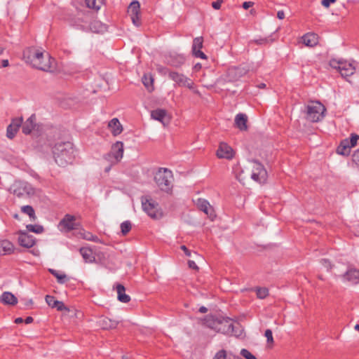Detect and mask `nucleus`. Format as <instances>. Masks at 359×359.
I'll return each mask as SVG.
<instances>
[{
  "mask_svg": "<svg viewBox=\"0 0 359 359\" xmlns=\"http://www.w3.org/2000/svg\"><path fill=\"white\" fill-rule=\"evenodd\" d=\"M213 359H226V352L224 350L219 351L215 355Z\"/></svg>",
  "mask_w": 359,
  "mask_h": 359,
  "instance_id": "nucleus-46",
  "label": "nucleus"
},
{
  "mask_svg": "<svg viewBox=\"0 0 359 359\" xmlns=\"http://www.w3.org/2000/svg\"><path fill=\"white\" fill-rule=\"evenodd\" d=\"M23 57L25 62L34 68L45 72H52L55 69V60L41 48H29L25 50Z\"/></svg>",
  "mask_w": 359,
  "mask_h": 359,
  "instance_id": "nucleus-1",
  "label": "nucleus"
},
{
  "mask_svg": "<svg viewBox=\"0 0 359 359\" xmlns=\"http://www.w3.org/2000/svg\"><path fill=\"white\" fill-rule=\"evenodd\" d=\"M14 195L19 198L30 197L36 194V189L25 182H15L11 188Z\"/></svg>",
  "mask_w": 359,
  "mask_h": 359,
  "instance_id": "nucleus-8",
  "label": "nucleus"
},
{
  "mask_svg": "<svg viewBox=\"0 0 359 359\" xmlns=\"http://www.w3.org/2000/svg\"><path fill=\"white\" fill-rule=\"evenodd\" d=\"M22 322H23V319L22 318H17L15 320V323L16 324H20V323H22Z\"/></svg>",
  "mask_w": 359,
  "mask_h": 359,
  "instance_id": "nucleus-57",
  "label": "nucleus"
},
{
  "mask_svg": "<svg viewBox=\"0 0 359 359\" xmlns=\"http://www.w3.org/2000/svg\"><path fill=\"white\" fill-rule=\"evenodd\" d=\"M49 271L57 278V282L60 284L65 283L67 280L66 274L63 273L59 272L52 269H50Z\"/></svg>",
  "mask_w": 359,
  "mask_h": 359,
  "instance_id": "nucleus-35",
  "label": "nucleus"
},
{
  "mask_svg": "<svg viewBox=\"0 0 359 359\" xmlns=\"http://www.w3.org/2000/svg\"><path fill=\"white\" fill-rule=\"evenodd\" d=\"M123 143L117 141L111 146V151L108 154L109 161L111 163H117L123 158Z\"/></svg>",
  "mask_w": 359,
  "mask_h": 359,
  "instance_id": "nucleus-11",
  "label": "nucleus"
},
{
  "mask_svg": "<svg viewBox=\"0 0 359 359\" xmlns=\"http://www.w3.org/2000/svg\"><path fill=\"white\" fill-rule=\"evenodd\" d=\"M142 208L152 219H158L163 217V212L158 208V204L154 201L144 198L142 200Z\"/></svg>",
  "mask_w": 359,
  "mask_h": 359,
  "instance_id": "nucleus-9",
  "label": "nucleus"
},
{
  "mask_svg": "<svg viewBox=\"0 0 359 359\" xmlns=\"http://www.w3.org/2000/svg\"><path fill=\"white\" fill-rule=\"evenodd\" d=\"M108 128L114 136L120 135L123 131V126L117 118H112L108 123Z\"/></svg>",
  "mask_w": 359,
  "mask_h": 359,
  "instance_id": "nucleus-22",
  "label": "nucleus"
},
{
  "mask_svg": "<svg viewBox=\"0 0 359 359\" xmlns=\"http://www.w3.org/2000/svg\"><path fill=\"white\" fill-rule=\"evenodd\" d=\"M232 172L234 177L242 184H245L248 180V175L245 173V170L241 166L239 163L233 165Z\"/></svg>",
  "mask_w": 359,
  "mask_h": 359,
  "instance_id": "nucleus-17",
  "label": "nucleus"
},
{
  "mask_svg": "<svg viewBox=\"0 0 359 359\" xmlns=\"http://www.w3.org/2000/svg\"><path fill=\"white\" fill-rule=\"evenodd\" d=\"M3 48H0V55L3 53Z\"/></svg>",
  "mask_w": 359,
  "mask_h": 359,
  "instance_id": "nucleus-63",
  "label": "nucleus"
},
{
  "mask_svg": "<svg viewBox=\"0 0 359 359\" xmlns=\"http://www.w3.org/2000/svg\"><path fill=\"white\" fill-rule=\"evenodd\" d=\"M56 163L60 166L70 163L74 158V147L70 142H58L53 149Z\"/></svg>",
  "mask_w": 359,
  "mask_h": 359,
  "instance_id": "nucleus-2",
  "label": "nucleus"
},
{
  "mask_svg": "<svg viewBox=\"0 0 359 359\" xmlns=\"http://www.w3.org/2000/svg\"><path fill=\"white\" fill-rule=\"evenodd\" d=\"M154 78L151 74H144L142 77V82L146 88L151 92L154 90Z\"/></svg>",
  "mask_w": 359,
  "mask_h": 359,
  "instance_id": "nucleus-32",
  "label": "nucleus"
},
{
  "mask_svg": "<svg viewBox=\"0 0 359 359\" xmlns=\"http://www.w3.org/2000/svg\"><path fill=\"white\" fill-rule=\"evenodd\" d=\"M354 329H355L356 331L359 332V324L355 325L354 326Z\"/></svg>",
  "mask_w": 359,
  "mask_h": 359,
  "instance_id": "nucleus-61",
  "label": "nucleus"
},
{
  "mask_svg": "<svg viewBox=\"0 0 359 359\" xmlns=\"http://www.w3.org/2000/svg\"><path fill=\"white\" fill-rule=\"evenodd\" d=\"M359 136L355 134L351 135L350 140L348 139V144L351 148L356 145Z\"/></svg>",
  "mask_w": 359,
  "mask_h": 359,
  "instance_id": "nucleus-44",
  "label": "nucleus"
},
{
  "mask_svg": "<svg viewBox=\"0 0 359 359\" xmlns=\"http://www.w3.org/2000/svg\"><path fill=\"white\" fill-rule=\"evenodd\" d=\"M21 210L23 213L29 215L30 219L32 221H35L36 219V216L35 215V212L34 208L30 205H25L21 208Z\"/></svg>",
  "mask_w": 359,
  "mask_h": 359,
  "instance_id": "nucleus-36",
  "label": "nucleus"
},
{
  "mask_svg": "<svg viewBox=\"0 0 359 359\" xmlns=\"http://www.w3.org/2000/svg\"><path fill=\"white\" fill-rule=\"evenodd\" d=\"M342 278L344 280L351 282L352 283H359V269L350 267L342 276Z\"/></svg>",
  "mask_w": 359,
  "mask_h": 359,
  "instance_id": "nucleus-20",
  "label": "nucleus"
},
{
  "mask_svg": "<svg viewBox=\"0 0 359 359\" xmlns=\"http://www.w3.org/2000/svg\"><path fill=\"white\" fill-rule=\"evenodd\" d=\"M32 322H33V318L31 316L27 317L26 319L25 320V323L26 324H29Z\"/></svg>",
  "mask_w": 359,
  "mask_h": 359,
  "instance_id": "nucleus-56",
  "label": "nucleus"
},
{
  "mask_svg": "<svg viewBox=\"0 0 359 359\" xmlns=\"http://www.w3.org/2000/svg\"><path fill=\"white\" fill-rule=\"evenodd\" d=\"M79 226L80 224L77 221L76 217L71 215H66L58 224L60 230L66 232L77 229Z\"/></svg>",
  "mask_w": 359,
  "mask_h": 359,
  "instance_id": "nucleus-10",
  "label": "nucleus"
},
{
  "mask_svg": "<svg viewBox=\"0 0 359 359\" xmlns=\"http://www.w3.org/2000/svg\"><path fill=\"white\" fill-rule=\"evenodd\" d=\"M78 236L87 240V241H97L98 238L96 236L93 235L90 232L86 231L83 229L81 230L78 233Z\"/></svg>",
  "mask_w": 359,
  "mask_h": 359,
  "instance_id": "nucleus-34",
  "label": "nucleus"
},
{
  "mask_svg": "<svg viewBox=\"0 0 359 359\" xmlns=\"http://www.w3.org/2000/svg\"><path fill=\"white\" fill-rule=\"evenodd\" d=\"M22 123V118H13L11 123V124L7 128L6 135L8 138L12 139L15 137L20 126Z\"/></svg>",
  "mask_w": 359,
  "mask_h": 359,
  "instance_id": "nucleus-19",
  "label": "nucleus"
},
{
  "mask_svg": "<svg viewBox=\"0 0 359 359\" xmlns=\"http://www.w3.org/2000/svg\"><path fill=\"white\" fill-rule=\"evenodd\" d=\"M80 253L87 263H93L95 262V258L93 256V250L88 248H81Z\"/></svg>",
  "mask_w": 359,
  "mask_h": 359,
  "instance_id": "nucleus-29",
  "label": "nucleus"
},
{
  "mask_svg": "<svg viewBox=\"0 0 359 359\" xmlns=\"http://www.w3.org/2000/svg\"><path fill=\"white\" fill-rule=\"evenodd\" d=\"M205 324L217 332L224 334H230L233 332L232 321L227 318H218L214 316H209L205 319Z\"/></svg>",
  "mask_w": 359,
  "mask_h": 359,
  "instance_id": "nucleus-5",
  "label": "nucleus"
},
{
  "mask_svg": "<svg viewBox=\"0 0 359 359\" xmlns=\"http://www.w3.org/2000/svg\"><path fill=\"white\" fill-rule=\"evenodd\" d=\"M332 65L337 68L342 76L346 77L353 74L355 67L347 61H332Z\"/></svg>",
  "mask_w": 359,
  "mask_h": 359,
  "instance_id": "nucleus-12",
  "label": "nucleus"
},
{
  "mask_svg": "<svg viewBox=\"0 0 359 359\" xmlns=\"http://www.w3.org/2000/svg\"><path fill=\"white\" fill-rule=\"evenodd\" d=\"M131 227V223L129 221L123 222L121 224V229L123 235H126L130 231Z\"/></svg>",
  "mask_w": 359,
  "mask_h": 359,
  "instance_id": "nucleus-38",
  "label": "nucleus"
},
{
  "mask_svg": "<svg viewBox=\"0 0 359 359\" xmlns=\"http://www.w3.org/2000/svg\"><path fill=\"white\" fill-rule=\"evenodd\" d=\"M180 248L184 251V252L185 253V255L187 257H190L191 256V251L185 245H182L180 247Z\"/></svg>",
  "mask_w": 359,
  "mask_h": 359,
  "instance_id": "nucleus-52",
  "label": "nucleus"
},
{
  "mask_svg": "<svg viewBox=\"0 0 359 359\" xmlns=\"http://www.w3.org/2000/svg\"><path fill=\"white\" fill-rule=\"evenodd\" d=\"M259 88H265V87H266V85H265L264 83H262V84H260V85L259 86Z\"/></svg>",
  "mask_w": 359,
  "mask_h": 359,
  "instance_id": "nucleus-62",
  "label": "nucleus"
},
{
  "mask_svg": "<svg viewBox=\"0 0 359 359\" xmlns=\"http://www.w3.org/2000/svg\"><path fill=\"white\" fill-rule=\"evenodd\" d=\"M319 278L321 279V280H323L322 276H319Z\"/></svg>",
  "mask_w": 359,
  "mask_h": 359,
  "instance_id": "nucleus-64",
  "label": "nucleus"
},
{
  "mask_svg": "<svg viewBox=\"0 0 359 359\" xmlns=\"http://www.w3.org/2000/svg\"><path fill=\"white\" fill-rule=\"evenodd\" d=\"M353 161L357 165H359V149L357 150L353 154Z\"/></svg>",
  "mask_w": 359,
  "mask_h": 359,
  "instance_id": "nucleus-47",
  "label": "nucleus"
},
{
  "mask_svg": "<svg viewBox=\"0 0 359 359\" xmlns=\"http://www.w3.org/2000/svg\"><path fill=\"white\" fill-rule=\"evenodd\" d=\"M235 154L236 152L232 147L225 142H220L216 151V156L218 158L226 160L232 159Z\"/></svg>",
  "mask_w": 359,
  "mask_h": 359,
  "instance_id": "nucleus-15",
  "label": "nucleus"
},
{
  "mask_svg": "<svg viewBox=\"0 0 359 359\" xmlns=\"http://www.w3.org/2000/svg\"><path fill=\"white\" fill-rule=\"evenodd\" d=\"M100 327L104 330H109L116 328L118 323L109 318L103 317L99 321Z\"/></svg>",
  "mask_w": 359,
  "mask_h": 359,
  "instance_id": "nucleus-27",
  "label": "nucleus"
},
{
  "mask_svg": "<svg viewBox=\"0 0 359 359\" xmlns=\"http://www.w3.org/2000/svg\"><path fill=\"white\" fill-rule=\"evenodd\" d=\"M104 3V0H86V6L95 11H98Z\"/></svg>",
  "mask_w": 359,
  "mask_h": 359,
  "instance_id": "nucleus-33",
  "label": "nucleus"
},
{
  "mask_svg": "<svg viewBox=\"0 0 359 359\" xmlns=\"http://www.w3.org/2000/svg\"><path fill=\"white\" fill-rule=\"evenodd\" d=\"M326 108L319 101H309L306 105V119L310 122H319L325 116Z\"/></svg>",
  "mask_w": 359,
  "mask_h": 359,
  "instance_id": "nucleus-3",
  "label": "nucleus"
},
{
  "mask_svg": "<svg viewBox=\"0 0 359 359\" xmlns=\"http://www.w3.org/2000/svg\"><path fill=\"white\" fill-rule=\"evenodd\" d=\"M256 294L259 299H265L269 295V290L266 287H257Z\"/></svg>",
  "mask_w": 359,
  "mask_h": 359,
  "instance_id": "nucleus-37",
  "label": "nucleus"
},
{
  "mask_svg": "<svg viewBox=\"0 0 359 359\" xmlns=\"http://www.w3.org/2000/svg\"><path fill=\"white\" fill-rule=\"evenodd\" d=\"M45 299L47 304L51 308H54L56 302H57V300H56L55 298L51 295H46Z\"/></svg>",
  "mask_w": 359,
  "mask_h": 359,
  "instance_id": "nucleus-42",
  "label": "nucleus"
},
{
  "mask_svg": "<svg viewBox=\"0 0 359 359\" xmlns=\"http://www.w3.org/2000/svg\"><path fill=\"white\" fill-rule=\"evenodd\" d=\"M18 242L20 245L29 248L34 245L35 240L32 236L27 233H20L18 237Z\"/></svg>",
  "mask_w": 359,
  "mask_h": 359,
  "instance_id": "nucleus-21",
  "label": "nucleus"
},
{
  "mask_svg": "<svg viewBox=\"0 0 359 359\" xmlns=\"http://www.w3.org/2000/svg\"><path fill=\"white\" fill-rule=\"evenodd\" d=\"M246 169L250 171L251 178L259 183H263L267 177V172L264 165L257 161H250Z\"/></svg>",
  "mask_w": 359,
  "mask_h": 359,
  "instance_id": "nucleus-6",
  "label": "nucleus"
},
{
  "mask_svg": "<svg viewBox=\"0 0 359 359\" xmlns=\"http://www.w3.org/2000/svg\"><path fill=\"white\" fill-rule=\"evenodd\" d=\"M337 0H322V5L325 8H328L331 4L334 3Z\"/></svg>",
  "mask_w": 359,
  "mask_h": 359,
  "instance_id": "nucleus-49",
  "label": "nucleus"
},
{
  "mask_svg": "<svg viewBox=\"0 0 359 359\" xmlns=\"http://www.w3.org/2000/svg\"><path fill=\"white\" fill-rule=\"evenodd\" d=\"M241 355L245 359H257V358L248 350L243 348L241 351Z\"/></svg>",
  "mask_w": 359,
  "mask_h": 359,
  "instance_id": "nucleus-43",
  "label": "nucleus"
},
{
  "mask_svg": "<svg viewBox=\"0 0 359 359\" xmlns=\"http://www.w3.org/2000/svg\"><path fill=\"white\" fill-rule=\"evenodd\" d=\"M169 77L172 79L178 86L187 87L191 90L195 94L200 95V92L196 89V85L192 79L186 76L183 74L177 72H170Z\"/></svg>",
  "mask_w": 359,
  "mask_h": 359,
  "instance_id": "nucleus-7",
  "label": "nucleus"
},
{
  "mask_svg": "<svg viewBox=\"0 0 359 359\" xmlns=\"http://www.w3.org/2000/svg\"><path fill=\"white\" fill-rule=\"evenodd\" d=\"M173 175L168 168H160L154 174L156 186L163 191L170 193L172 189Z\"/></svg>",
  "mask_w": 359,
  "mask_h": 359,
  "instance_id": "nucleus-4",
  "label": "nucleus"
},
{
  "mask_svg": "<svg viewBox=\"0 0 359 359\" xmlns=\"http://www.w3.org/2000/svg\"><path fill=\"white\" fill-rule=\"evenodd\" d=\"M151 116L153 119L161 122L163 126H168L171 121V116L166 110L163 109L153 110Z\"/></svg>",
  "mask_w": 359,
  "mask_h": 359,
  "instance_id": "nucleus-16",
  "label": "nucleus"
},
{
  "mask_svg": "<svg viewBox=\"0 0 359 359\" xmlns=\"http://www.w3.org/2000/svg\"><path fill=\"white\" fill-rule=\"evenodd\" d=\"M351 146L348 144V139L342 140L337 147V152L339 154L347 156L350 154Z\"/></svg>",
  "mask_w": 359,
  "mask_h": 359,
  "instance_id": "nucleus-31",
  "label": "nucleus"
},
{
  "mask_svg": "<svg viewBox=\"0 0 359 359\" xmlns=\"http://www.w3.org/2000/svg\"><path fill=\"white\" fill-rule=\"evenodd\" d=\"M128 13L134 25L138 27L141 25L140 4L137 1L130 3L128 8Z\"/></svg>",
  "mask_w": 359,
  "mask_h": 359,
  "instance_id": "nucleus-13",
  "label": "nucleus"
},
{
  "mask_svg": "<svg viewBox=\"0 0 359 359\" xmlns=\"http://www.w3.org/2000/svg\"><path fill=\"white\" fill-rule=\"evenodd\" d=\"M199 311L201 313H205L207 311V309L204 306H201L200 309H199Z\"/></svg>",
  "mask_w": 359,
  "mask_h": 359,
  "instance_id": "nucleus-58",
  "label": "nucleus"
},
{
  "mask_svg": "<svg viewBox=\"0 0 359 359\" xmlns=\"http://www.w3.org/2000/svg\"><path fill=\"white\" fill-rule=\"evenodd\" d=\"M157 70H158L160 73H161V74H166V73H167V69H166V68L163 67H161V66H158V67H157Z\"/></svg>",
  "mask_w": 359,
  "mask_h": 359,
  "instance_id": "nucleus-55",
  "label": "nucleus"
},
{
  "mask_svg": "<svg viewBox=\"0 0 359 359\" xmlns=\"http://www.w3.org/2000/svg\"><path fill=\"white\" fill-rule=\"evenodd\" d=\"M14 247L12 243L7 240L0 241V255L11 254L13 252Z\"/></svg>",
  "mask_w": 359,
  "mask_h": 359,
  "instance_id": "nucleus-28",
  "label": "nucleus"
},
{
  "mask_svg": "<svg viewBox=\"0 0 359 359\" xmlns=\"http://www.w3.org/2000/svg\"><path fill=\"white\" fill-rule=\"evenodd\" d=\"M188 265H189V267L192 269H194V270H198V266L196 265V264L195 263L194 261L189 260L188 262Z\"/></svg>",
  "mask_w": 359,
  "mask_h": 359,
  "instance_id": "nucleus-50",
  "label": "nucleus"
},
{
  "mask_svg": "<svg viewBox=\"0 0 359 359\" xmlns=\"http://www.w3.org/2000/svg\"><path fill=\"white\" fill-rule=\"evenodd\" d=\"M277 17L280 20H283L285 18V13L283 11H279L277 13Z\"/></svg>",
  "mask_w": 359,
  "mask_h": 359,
  "instance_id": "nucleus-54",
  "label": "nucleus"
},
{
  "mask_svg": "<svg viewBox=\"0 0 359 359\" xmlns=\"http://www.w3.org/2000/svg\"><path fill=\"white\" fill-rule=\"evenodd\" d=\"M116 291L118 294V299L123 303H128L130 300L129 295L126 294L125 287L121 284L117 285Z\"/></svg>",
  "mask_w": 359,
  "mask_h": 359,
  "instance_id": "nucleus-30",
  "label": "nucleus"
},
{
  "mask_svg": "<svg viewBox=\"0 0 359 359\" xmlns=\"http://www.w3.org/2000/svg\"><path fill=\"white\" fill-rule=\"evenodd\" d=\"M302 43L308 47H314L318 43V36L314 33H307L302 37Z\"/></svg>",
  "mask_w": 359,
  "mask_h": 359,
  "instance_id": "nucleus-23",
  "label": "nucleus"
},
{
  "mask_svg": "<svg viewBox=\"0 0 359 359\" xmlns=\"http://www.w3.org/2000/svg\"><path fill=\"white\" fill-rule=\"evenodd\" d=\"M201 68V65L198 63L195 65L194 69H200Z\"/></svg>",
  "mask_w": 359,
  "mask_h": 359,
  "instance_id": "nucleus-60",
  "label": "nucleus"
},
{
  "mask_svg": "<svg viewBox=\"0 0 359 359\" xmlns=\"http://www.w3.org/2000/svg\"><path fill=\"white\" fill-rule=\"evenodd\" d=\"M0 302L6 305L14 306L18 303L17 297L10 292H4L0 297Z\"/></svg>",
  "mask_w": 359,
  "mask_h": 359,
  "instance_id": "nucleus-24",
  "label": "nucleus"
},
{
  "mask_svg": "<svg viewBox=\"0 0 359 359\" xmlns=\"http://www.w3.org/2000/svg\"><path fill=\"white\" fill-rule=\"evenodd\" d=\"M354 233L355 236H359V226L355 229Z\"/></svg>",
  "mask_w": 359,
  "mask_h": 359,
  "instance_id": "nucleus-59",
  "label": "nucleus"
},
{
  "mask_svg": "<svg viewBox=\"0 0 359 359\" xmlns=\"http://www.w3.org/2000/svg\"><path fill=\"white\" fill-rule=\"evenodd\" d=\"M223 1L222 0H217L216 1H214L212 3V6L215 8V9H219L221 8V6L222 4Z\"/></svg>",
  "mask_w": 359,
  "mask_h": 359,
  "instance_id": "nucleus-48",
  "label": "nucleus"
},
{
  "mask_svg": "<svg viewBox=\"0 0 359 359\" xmlns=\"http://www.w3.org/2000/svg\"><path fill=\"white\" fill-rule=\"evenodd\" d=\"M323 267L327 271H330L333 268V264L327 259H323L320 261Z\"/></svg>",
  "mask_w": 359,
  "mask_h": 359,
  "instance_id": "nucleus-41",
  "label": "nucleus"
},
{
  "mask_svg": "<svg viewBox=\"0 0 359 359\" xmlns=\"http://www.w3.org/2000/svg\"><path fill=\"white\" fill-rule=\"evenodd\" d=\"M264 335H265V337L267 339L268 344H269L271 346H272L273 344V334H272L271 330H266L265 331Z\"/></svg>",
  "mask_w": 359,
  "mask_h": 359,
  "instance_id": "nucleus-45",
  "label": "nucleus"
},
{
  "mask_svg": "<svg viewBox=\"0 0 359 359\" xmlns=\"http://www.w3.org/2000/svg\"><path fill=\"white\" fill-rule=\"evenodd\" d=\"M248 117L244 114H238L235 117V125L240 130H247Z\"/></svg>",
  "mask_w": 359,
  "mask_h": 359,
  "instance_id": "nucleus-26",
  "label": "nucleus"
},
{
  "mask_svg": "<svg viewBox=\"0 0 359 359\" xmlns=\"http://www.w3.org/2000/svg\"><path fill=\"white\" fill-rule=\"evenodd\" d=\"M27 229L29 231L35 232L37 233H41L44 230L43 227L41 225H32V224L27 225Z\"/></svg>",
  "mask_w": 359,
  "mask_h": 359,
  "instance_id": "nucleus-39",
  "label": "nucleus"
},
{
  "mask_svg": "<svg viewBox=\"0 0 359 359\" xmlns=\"http://www.w3.org/2000/svg\"><path fill=\"white\" fill-rule=\"evenodd\" d=\"M59 311H66L69 312L70 309L69 307L66 306L62 302L58 301L56 302L55 306H54Z\"/></svg>",
  "mask_w": 359,
  "mask_h": 359,
  "instance_id": "nucleus-40",
  "label": "nucleus"
},
{
  "mask_svg": "<svg viewBox=\"0 0 359 359\" xmlns=\"http://www.w3.org/2000/svg\"><path fill=\"white\" fill-rule=\"evenodd\" d=\"M203 40L202 37L195 38L193 41L192 52L195 57L205 60L207 59V56L201 50L203 47Z\"/></svg>",
  "mask_w": 359,
  "mask_h": 359,
  "instance_id": "nucleus-18",
  "label": "nucleus"
},
{
  "mask_svg": "<svg viewBox=\"0 0 359 359\" xmlns=\"http://www.w3.org/2000/svg\"><path fill=\"white\" fill-rule=\"evenodd\" d=\"M9 65L8 60H3L0 62V67H6Z\"/></svg>",
  "mask_w": 359,
  "mask_h": 359,
  "instance_id": "nucleus-53",
  "label": "nucleus"
},
{
  "mask_svg": "<svg viewBox=\"0 0 359 359\" xmlns=\"http://www.w3.org/2000/svg\"><path fill=\"white\" fill-rule=\"evenodd\" d=\"M194 203L197 208L206 214L211 220H213L216 217V214L213 207L207 200L198 198L194 200Z\"/></svg>",
  "mask_w": 359,
  "mask_h": 359,
  "instance_id": "nucleus-14",
  "label": "nucleus"
},
{
  "mask_svg": "<svg viewBox=\"0 0 359 359\" xmlns=\"http://www.w3.org/2000/svg\"><path fill=\"white\" fill-rule=\"evenodd\" d=\"M36 116L32 115L22 125V133L25 135L30 134L36 127Z\"/></svg>",
  "mask_w": 359,
  "mask_h": 359,
  "instance_id": "nucleus-25",
  "label": "nucleus"
},
{
  "mask_svg": "<svg viewBox=\"0 0 359 359\" xmlns=\"http://www.w3.org/2000/svg\"><path fill=\"white\" fill-rule=\"evenodd\" d=\"M254 5V3L252 1H245L243 4V8L245 10L248 9L249 8L252 7Z\"/></svg>",
  "mask_w": 359,
  "mask_h": 359,
  "instance_id": "nucleus-51",
  "label": "nucleus"
}]
</instances>
